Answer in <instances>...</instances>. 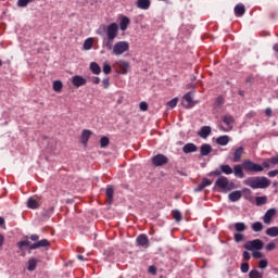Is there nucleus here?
I'll return each mask as SVG.
<instances>
[{"label":"nucleus","mask_w":278,"mask_h":278,"mask_svg":"<svg viewBox=\"0 0 278 278\" xmlns=\"http://www.w3.org/2000/svg\"><path fill=\"white\" fill-rule=\"evenodd\" d=\"M90 71L93 75H101V66H99L97 62L90 63Z\"/></svg>","instance_id":"obj_28"},{"label":"nucleus","mask_w":278,"mask_h":278,"mask_svg":"<svg viewBox=\"0 0 278 278\" xmlns=\"http://www.w3.org/2000/svg\"><path fill=\"white\" fill-rule=\"evenodd\" d=\"M216 103H217V105L223 104V97H218V98L216 99Z\"/></svg>","instance_id":"obj_63"},{"label":"nucleus","mask_w":278,"mask_h":278,"mask_svg":"<svg viewBox=\"0 0 278 278\" xmlns=\"http://www.w3.org/2000/svg\"><path fill=\"white\" fill-rule=\"evenodd\" d=\"M4 242H5V237H3V235L0 233V249L1 247H3Z\"/></svg>","instance_id":"obj_62"},{"label":"nucleus","mask_w":278,"mask_h":278,"mask_svg":"<svg viewBox=\"0 0 278 278\" xmlns=\"http://www.w3.org/2000/svg\"><path fill=\"white\" fill-rule=\"evenodd\" d=\"M184 153H197L198 148L194 143H187L182 147Z\"/></svg>","instance_id":"obj_21"},{"label":"nucleus","mask_w":278,"mask_h":278,"mask_svg":"<svg viewBox=\"0 0 278 278\" xmlns=\"http://www.w3.org/2000/svg\"><path fill=\"white\" fill-rule=\"evenodd\" d=\"M51 243L47 239H42L29 245L30 251H36V249H42L45 247H49Z\"/></svg>","instance_id":"obj_12"},{"label":"nucleus","mask_w":278,"mask_h":278,"mask_svg":"<svg viewBox=\"0 0 278 278\" xmlns=\"http://www.w3.org/2000/svg\"><path fill=\"white\" fill-rule=\"evenodd\" d=\"M173 218L176 219L177 223H179V220H181V212L174 211Z\"/></svg>","instance_id":"obj_47"},{"label":"nucleus","mask_w":278,"mask_h":278,"mask_svg":"<svg viewBox=\"0 0 278 278\" xmlns=\"http://www.w3.org/2000/svg\"><path fill=\"white\" fill-rule=\"evenodd\" d=\"M201 185L203 186V188H207V186H212V180L203 178Z\"/></svg>","instance_id":"obj_49"},{"label":"nucleus","mask_w":278,"mask_h":278,"mask_svg":"<svg viewBox=\"0 0 278 278\" xmlns=\"http://www.w3.org/2000/svg\"><path fill=\"white\" fill-rule=\"evenodd\" d=\"M251 229L255 232H260L264 230V224L262 222H255L251 225Z\"/></svg>","instance_id":"obj_30"},{"label":"nucleus","mask_w":278,"mask_h":278,"mask_svg":"<svg viewBox=\"0 0 278 278\" xmlns=\"http://www.w3.org/2000/svg\"><path fill=\"white\" fill-rule=\"evenodd\" d=\"M243 249H245V251H252V252L262 251L264 249V241H262L261 239L247 241L243 244Z\"/></svg>","instance_id":"obj_5"},{"label":"nucleus","mask_w":278,"mask_h":278,"mask_svg":"<svg viewBox=\"0 0 278 278\" xmlns=\"http://www.w3.org/2000/svg\"><path fill=\"white\" fill-rule=\"evenodd\" d=\"M36 266H38V260L36 258H30L28 261V270H36Z\"/></svg>","instance_id":"obj_37"},{"label":"nucleus","mask_w":278,"mask_h":278,"mask_svg":"<svg viewBox=\"0 0 278 278\" xmlns=\"http://www.w3.org/2000/svg\"><path fill=\"white\" fill-rule=\"evenodd\" d=\"M110 146V138H108V137H102L101 139H100V147H101V149H105L106 147H109Z\"/></svg>","instance_id":"obj_39"},{"label":"nucleus","mask_w":278,"mask_h":278,"mask_svg":"<svg viewBox=\"0 0 278 278\" xmlns=\"http://www.w3.org/2000/svg\"><path fill=\"white\" fill-rule=\"evenodd\" d=\"M112 73V66H110V64L104 63L103 64V74L104 75H110Z\"/></svg>","instance_id":"obj_44"},{"label":"nucleus","mask_w":278,"mask_h":278,"mask_svg":"<svg viewBox=\"0 0 278 278\" xmlns=\"http://www.w3.org/2000/svg\"><path fill=\"white\" fill-rule=\"evenodd\" d=\"M102 86H103V88H105V89L110 88V78H104V79L102 80Z\"/></svg>","instance_id":"obj_52"},{"label":"nucleus","mask_w":278,"mask_h":278,"mask_svg":"<svg viewBox=\"0 0 278 278\" xmlns=\"http://www.w3.org/2000/svg\"><path fill=\"white\" fill-rule=\"evenodd\" d=\"M245 186H249L253 190L257 189H266L270 187V179L266 177H250L244 180L243 182Z\"/></svg>","instance_id":"obj_1"},{"label":"nucleus","mask_w":278,"mask_h":278,"mask_svg":"<svg viewBox=\"0 0 278 278\" xmlns=\"http://www.w3.org/2000/svg\"><path fill=\"white\" fill-rule=\"evenodd\" d=\"M214 188L215 190H217V192L227 193L231 192V190L236 188V184H233V181H230L229 178L220 176L216 179Z\"/></svg>","instance_id":"obj_2"},{"label":"nucleus","mask_w":278,"mask_h":278,"mask_svg":"<svg viewBox=\"0 0 278 278\" xmlns=\"http://www.w3.org/2000/svg\"><path fill=\"white\" fill-rule=\"evenodd\" d=\"M265 249L266 251H275V249H277V245L275 244V242H269L266 244Z\"/></svg>","instance_id":"obj_48"},{"label":"nucleus","mask_w":278,"mask_h":278,"mask_svg":"<svg viewBox=\"0 0 278 278\" xmlns=\"http://www.w3.org/2000/svg\"><path fill=\"white\" fill-rule=\"evenodd\" d=\"M249 270V263L241 264V273H247Z\"/></svg>","instance_id":"obj_53"},{"label":"nucleus","mask_w":278,"mask_h":278,"mask_svg":"<svg viewBox=\"0 0 278 278\" xmlns=\"http://www.w3.org/2000/svg\"><path fill=\"white\" fill-rule=\"evenodd\" d=\"M92 136V131L85 129L81 132L80 142L84 144V147L88 146V141L90 140V137Z\"/></svg>","instance_id":"obj_16"},{"label":"nucleus","mask_w":278,"mask_h":278,"mask_svg":"<svg viewBox=\"0 0 278 278\" xmlns=\"http://www.w3.org/2000/svg\"><path fill=\"white\" fill-rule=\"evenodd\" d=\"M138 247H142L143 249H149V237L147 235H139L136 239Z\"/></svg>","instance_id":"obj_13"},{"label":"nucleus","mask_w":278,"mask_h":278,"mask_svg":"<svg viewBox=\"0 0 278 278\" xmlns=\"http://www.w3.org/2000/svg\"><path fill=\"white\" fill-rule=\"evenodd\" d=\"M268 177H277L278 176V169H274V170H270L268 172Z\"/></svg>","instance_id":"obj_55"},{"label":"nucleus","mask_w":278,"mask_h":278,"mask_svg":"<svg viewBox=\"0 0 278 278\" xmlns=\"http://www.w3.org/2000/svg\"><path fill=\"white\" fill-rule=\"evenodd\" d=\"M244 12H247V9L244 8V4L239 3L235 7L236 16H244Z\"/></svg>","instance_id":"obj_23"},{"label":"nucleus","mask_w":278,"mask_h":278,"mask_svg":"<svg viewBox=\"0 0 278 278\" xmlns=\"http://www.w3.org/2000/svg\"><path fill=\"white\" fill-rule=\"evenodd\" d=\"M148 270L151 275H157V267L155 265L150 266Z\"/></svg>","instance_id":"obj_51"},{"label":"nucleus","mask_w":278,"mask_h":278,"mask_svg":"<svg viewBox=\"0 0 278 278\" xmlns=\"http://www.w3.org/2000/svg\"><path fill=\"white\" fill-rule=\"evenodd\" d=\"M27 207L29 210H38L40 207V204L37 202L36 199L29 198L27 201Z\"/></svg>","instance_id":"obj_25"},{"label":"nucleus","mask_w":278,"mask_h":278,"mask_svg":"<svg viewBox=\"0 0 278 278\" xmlns=\"http://www.w3.org/2000/svg\"><path fill=\"white\" fill-rule=\"evenodd\" d=\"M129 25H131V20L125 15L122 16V18L119 21L121 31H127V27H129Z\"/></svg>","instance_id":"obj_15"},{"label":"nucleus","mask_w":278,"mask_h":278,"mask_svg":"<svg viewBox=\"0 0 278 278\" xmlns=\"http://www.w3.org/2000/svg\"><path fill=\"white\" fill-rule=\"evenodd\" d=\"M274 51H276V52L278 53V43H276V45L274 46Z\"/></svg>","instance_id":"obj_64"},{"label":"nucleus","mask_w":278,"mask_h":278,"mask_svg":"<svg viewBox=\"0 0 278 278\" xmlns=\"http://www.w3.org/2000/svg\"><path fill=\"white\" fill-rule=\"evenodd\" d=\"M205 187H203L202 184L198 185V187L195 188V192H202V190H204Z\"/></svg>","instance_id":"obj_59"},{"label":"nucleus","mask_w":278,"mask_h":278,"mask_svg":"<svg viewBox=\"0 0 278 278\" xmlns=\"http://www.w3.org/2000/svg\"><path fill=\"white\" fill-rule=\"evenodd\" d=\"M268 267V261L267 260H261L258 262V268H261V270H264V268Z\"/></svg>","instance_id":"obj_46"},{"label":"nucleus","mask_w":278,"mask_h":278,"mask_svg":"<svg viewBox=\"0 0 278 278\" xmlns=\"http://www.w3.org/2000/svg\"><path fill=\"white\" fill-rule=\"evenodd\" d=\"M250 278H264V274L260 273L257 269H252L249 273Z\"/></svg>","instance_id":"obj_35"},{"label":"nucleus","mask_w":278,"mask_h":278,"mask_svg":"<svg viewBox=\"0 0 278 278\" xmlns=\"http://www.w3.org/2000/svg\"><path fill=\"white\" fill-rule=\"evenodd\" d=\"M263 167H264V168H270V160L264 161V162H263Z\"/></svg>","instance_id":"obj_60"},{"label":"nucleus","mask_w":278,"mask_h":278,"mask_svg":"<svg viewBox=\"0 0 278 278\" xmlns=\"http://www.w3.org/2000/svg\"><path fill=\"white\" fill-rule=\"evenodd\" d=\"M255 201H256V205L262 206V205H266L268 203V198L266 195L256 197Z\"/></svg>","instance_id":"obj_31"},{"label":"nucleus","mask_w":278,"mask_h":278,"mask_svg":"<svg viewBox=\"0 0 278 278\" xmlns=\"http://www.w3.org/2000/svg\"><path fill=\"white\" fill-rule=\"evenodd\" d=\"M137 8L139 10H149L151 8V0H137Z\"/></svg>","instance_id":"obj_19"},{"label":"nucleus","mask_w":278,"mask_h":278,"mask_svg":"<svg viewBox=\"0 0 278 278\" xmlns=\"http://www.w3.org/2000/svg\"><path fill=\"white\" fill-rule=\"evenodd\" d=\"M113 55H123L129 51V42L127 41H117L115 45H112Z\"/></svg>","instance_id":"obj_4"},{"label":"nucleus","mask_w":278,"mask_h":278,"mask_svg":"<svg viewBox=\"0 0 278 278\" xmlns=\"http://www.w3.org/2000/svg\"><path fill=\"white\" fill-rule=\"evenodd\" d=\"M139 108H140L141 112H147V110H149V104L147 102H141L139 104Z\"/></svg>","instance_id":"obj_50"},{"label":"nucleus","mask_w":278,"mask_h":278,"mask_svg":"<svg viewBox=\"0 0 278 278\" xmlns=\"http://www.w3.org/2000/svg\"><path fill=\"white\" fill-rule=\"evenodd\" d=\"M152 164L154 166H164V164H168V157L164 154H156L152 157Z\"/></svg>","instance_id":"obj_7"},{"label":"nucleus","mask_w":278,"mask_h":278,"mask_svg":"<svg viewBox=\"0 0 278 278\" xmlns=\"http://www.w3.org/2000/svg\"><path fill=\"white\" fill-rule=\"evenodd\" d=\"M182 105L187 110H190V108H194V101L192 100V93L188 92L182 97Z\"/></svg>","instance_id":"obj_11"},{"label":"nucleus","mask_w":278,"mask_h":278,"mask_svg":"<svg viewBox=\"0 0 278 278\" xmlns=\"http://www.w3.org/2000/svg\"><path fill=\"white\" fill-rule=\"evenodd\" d=\"M63 88H64V84H62L61 80H55L53 83V90H54V92H62Z\"/></svg>","instance_id":"obj_34"},{"label":"nucleus","mask_w":278,"mask_h":278,"mask_svg":"<svg viewBox=\"0 0 278 278\" xmlns=\"http://www.w3.org/2000/svg\"><path fill=\"white\" fill-rule=\"evenodd\" d=\"M223 123H225V125H227V127H230L231 125H233V116L225 115L223 117Z\"/></svg>","instance_id":"obj_36"},{"label":"nucleus","mask_w":278,"mask_h":278,"mask_svg":"<svg viewBox=\"0 0 278 278\" xmlns=\"http://www.w3.org/2000/svg\"><path fill=\"white\" fill-rule=\"evenodd\" d=\"M216 144H219V147H227L229 144V136L227 135L219 136L216 139Z\"/></svg>","instance_id":"obj_22"},{"label":"nucleus","mask_w":278,"mask_h":278,"mask_svg":"<svg viewBox=\"0 0 278 278\" xmlns=\"http://www.w3.org/2000/svg\"><path fill=\"white\" fill-rule=\"evenodd\" d=\"M92 45H94V39H92V38L86 39L84 42L85 51H90V49H92Z\"/></svg>","instance_id":"obj_33"},{"label":"nucleus","mask_w":278,"mask_h":278,"mask_svg":"<svg viewBox=\"0 0 278 278\" xmlns=\"http://www.w3.org/2000/svg\"><path fill=\"white\" fill-rule=\"evenodd\" d=\"M232 173L235 177H238L239 179H244V170L242 169V165H235Z\"/></svg>","instance_id":"obj_17"},{"label":"nucleus","mask_w":278,"mask_h":278,"mask_svg":"<svg viewBox=\"0 0 278 278\" xmlns=\"http://www.w3.org/2000/svg\"><path fill=\"white\" fill-rule=\"evenodd\" d=\"M118 36V24L112 23L106 27V41L104 47L108 51H112V45H114V39Z\"/></svg>","instance_id":"obj_3"},{"label":"nucleus","mask_w":278,"mask_h":278,"mask_svg":"<svg viewBox=\"0 0 278 278\" xmlns=\"http://www.w3.org/2000/svg\"><path fill=\"white\" fill-rule=\"evenodd\" d=\"M91 81H92V84L99 85V84H101V78L96 76V77L91 78Z\"/></svg>","instance_id":"obj_57"},{"label":"nucleus","mask_w":278,"mask_h":278,"mask_svg":"<svg viewBox=\"0 0 278 278\" xmlns=\"http://www.w3.org/2000/svg\"><path fill=\"white\" fill-rule=\"evenodd\" d=\"M244 154V148L239 147L237 149L233 150L232 152V162H240V160H242V155Z\"/></svg>","instance_id":"obj_14"},{"label":"nucleus","mask_w":278,"mask_h":278,"mask_svg":"<svg viewBox=\"0 0 278 278\" xmlns=\"http://www.w3.org/2000/svg\"><path fill=\"white\" fill-rule=\"evenodd\" d=\"M243 168L244 170H248V173H262V170H264V166L254 163L251 160H247L243 162Z\"/></svg>","instance_id":"obj_6"},{"label":"nucleus","mask_w":278,"mask_h":278,"mask_svg":"<svg viewBox=\"0 0 278 278\" xmlns=\"http://www.w3.org/2000/svg\"><path fill=\"white\" fill-rule=\"evenodd\" d=\"M36 0H17V7L18 8H27L29 3H34Z\"/></svg>","instance_id":"obj_38"},{"label":"nucleus","mask_w":278,"mask_h":278,"mask_svg":"<svg viewBox=\"0 0 278 278\" xmlns=\"http://www.w3.org/2000/svg\"><path fill=\"white\" fill-rule=\"evenodd\" d=\"M39 236L38 235H31L30 236V240L33 241V242H38V240H39Z\"/></svg>","instance_id":"obj_58"},{"label":"nucleus","mask_w":278,"mask_h":278,"mask_svg":"<svg viewBox=\"0 0 278 278\" xmlns=\"http://www.w3.org/2000/svg\"><path fill=\"white\" fill-rule=\"evenodd\" d=\"M200 153L201 155H208L212 153V146L204 143L202 144L201 149H200Z\"/></svg>","instance_id":"obj_27"},{"label":"nucleus","mask_w":278,"mask_h":278,"mask_svg":"<svg viewBox=\"0 0 278 278\" xmlns=\"http://www.w3.org/2000/svg\"><path fill=\"white\" fill-rule=\"evenodd\" d=\"M276 214H277V210L276 208L267 210V212L263 216V223H265V225H270V223H273V218H275Z\"/></svg>","instance_id":"obj_10"},{"label":"nucleus","mask_w":278,"mask_h":278,"mask_svg":"<svg viewBox=\"0 0 278 278\" xmlns=\"http://www.w3.org/2000/svg\"><path fill=\"white\" fill-rule=\"evenodd\" d=\"M219 168L224 175H233V168L230 165H220Z\"/></svg>","instance_id":"obj_29"},{"label":"nucleus","mask_w":278,"mask_h":278,"mask_svg":"<svg viewBox=\"0 0 278 278\" xmlns=\"http://www.w3.org/2000/svg\"><path fill=\"white\" fill-rule=\"evenodd\" d=\"M25 247H31V242H29V240H24V241L17 242V248L21 251H23V249H25Z\"/></svg>","instance_id":"obj_40"},{"label":"nucleus","mask_w":278,"mask_h":278,"mask_svg":"<svg viewBox=\"0 0 278 278\" xmlns=\"http://www.w3.org/2000/svg\"><path fill=\"white\" fill-rule=\"evenodd\" d=\"M228 199H229V201H231V203H236V202L240 201V199H242V192L241 191H232L229 193Z\"/></svg>","instance_id":"obj_18"},{"label":"nucleus","mask_w":278,"mask_h":278,"mask_svg":"<svg viewBox=\"0 0 278 278\" xmlns=\"http://www.w3.org/2000/svg\"><path fill=\"white\" fill-rule=\"evenodd\" d=\"M270 164H274V166H277L278 164V156H273L271 159H269Z\"/></svg>","instance_id":"obj_56"},{"label":"nucleus","mask_w":278,"mask_h":278,"mask_svg":"<svg viewBox=\"0 0 278 278\" xmlns=\"http://www.w3.org/2000/svg\"><path fill=\"white\" fill-rule=\"evenodd\" d=\"M242 257L245 262H249V260H251V254L248 251H244Z\"/></svg>","instance_id":"obj_54"},{"label":"nucleus","mask_w":278,"mask_h":278,"mask_svg":"<svg viewBox=\"0 0 278 278\" xmlns=\"http://www.w3.org/2000/svg\"><path fill=\"white\" fill-rule=\"evenodd\" d=\"M235 229H236V231H238L239 233H242V231H247V224L241 223V222L236 223V224H235Z\"/></svg>","instance_id":"obj_32"},{"label":"nucleus","mask_w":278,"mask_h":278,"mask_svg":"<svg viewBox=\"0 0 278 278\" xmlns=\"http://www.w3.org/2000/svg\"><path fill=\"white\" fill-rule=\"evenodd\" d=\"M235 242H242L244 240V235L237 232L233 235Z\"/></svg>","instance_id":"obj_45"},{"label":"nucleus","mask_w":278,"mask_h":278,"mask_svg":"<svg viewBox=\"0 0 278 278\" xmlns=\"http://www.w3.org/2000/svg\"><path fill=\"white\" fill-rule=\"evenodd\" d=\"M211 177H223V169L222 168H216L215 170L210 173Z\"/></svg>","instance_id":"obj_42"},{"label":"nucleus","mask_w":278,"mask_h":278,"mask_svg":"<svg viewBox=\"0 0 278 278\" xmlns=\"http://www.w3.org/2000/svg\"><path fill=\"white\" fill-rule=\"evenodd\" d=\"M265 114H266V116H273V110L270 108H267L265 110Z\"/></svg>","instance_id":"obj_61"},{"label":"nucleus","mask_w":278,"mask_h":278,"mask_svg":"<svg viewBox=\"0 0 278 278\" xmlns=\"http://www.w3.org/2000/svg\"><path fill=\"white\" fill-rule=\"evenodd\" d=\"M178 102H179V99L174 98V99H172L170 101L167 102V108L169 110H173V109L177 108Z\"/></svg>","instance_id":"obj_41"},{"label":"nucleus","mask_w":278,"mask_h":278,"mask_svg":"<svg viewBox=\"0 0 278 278\" xmlns=\"http://www.w3.org/2000/svg\"><path fill=\"white\" fill-rule=\"evenodd\" d=\"M116 66H117V73H119V75H127V73H129V63L123 60H119L116 62Z\"/></svg>","instance_id":"obj_8"},{"label":"nucleus","mask_w":278,"mask_h":278,"mask_svg":"<svg viewBox=\"0 0 278 278\" xmlns=\"http://www.w3.org/2000/svg\"><path fill=\"white\" fill-rule=\"evenodd\" d=\"M266 236H269V238H277L278 236V227L273 226L266 229L265 231Z\"/></svg>","instance_id":"obj_24"},{"label":"nucleus","mask_w":278,"mask_h":278,"mask_svg":"<svg viewBox=\"0 0 278 278\" xmlns=\"http://www.w3.org/2000/svg\"><path fill=\"white\" fill-rule=\"evenodd\" d=\"M87 79L84 76L75 75L72 77V84L75 88H81V86H86Z\"/></svg>","instance_id":"obj_9"},{"label":"nucleus","mask_w":278,"mask_h":278,"mask_svg":"<svg viewBox=\"0 0 278 278\" xmlns=\"http://www.w3.org/2000/svg\"><path fill=\"white\" fill-rule=\"evenodd\" d=\"M105 194H106L108 202L112 203V201H114V187L108 186Z\"/></svg>","instance_id":"obj_26"},{"label":"nucleus","mask_w":278,"mask_h":278,"mask_svg":"<svg viewBox=\"0 0 278 278\" xmlns=\"http://www.w3.org/2000/svg\"><path fill=\"white\" fill-rule=\"evenodd\" d=\"M210 134H212V127L203 126L198 132V136H200V138H207Z\"/></svg>","instance_id":"obj_20"},{"label":"nucleus","mask_w":278,"mask_h":278,"mask_svg":"<svg viewBox=\"0 0 278 278\" xmlns=\"http://www.w3.org/2000/svg\"><path fill=\"white\" fill-rule=\"evenodd\" d=\"M252 257H254L255 260H262V257H264V254H262V252H260V250H254L252 252Z\"/></svg>","instance_id":"obj_43"}]
</instances>
